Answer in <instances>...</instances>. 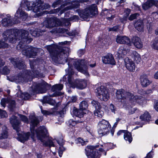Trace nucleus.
Here are the masks:
<instances>
[{
    "instance_id": "nucleus-45",
    "label": "nucleus",
    "mask_w": 158,
    "mask_h": 158,
    "mask_svg": "<svg viewBox=\"0 0 158 158\" xmlns=\"http://www.w3.org/2000/svg\"><path fill=\"white\" fill-rule=\"evenodd\" d=\"M75 119H70L69 121V124L70 125L74 126L77 123V121L74 120Z\"/></svg>"
},
{
    "instance_id": "nucleus-55",
    "label": "nucleus",
    "mask_w": 158,
    "mask_h": 158,
    "mask_svg": "<svg viewBox=\"0 0 158 158\" xmlns=\"http://www.w3.org/2000/svg\"><path fill=\"white\" fill-rule=\"evenodd\" d=\"M60 9H59V8L54 9V10H52L50 11V14L56 13H57V12H58L60 11Z\"/></svg>"
},
{
    "instance_id": "nucleus-43",
    "label": "nucleus",
    "mask_w": 158,
    "mask_h": 158,
    "mask_svg": "<svg viewBox=\"0 0 158 158\" xmlns=\"http://www.w3.org/2000/svg\"><path fill=\"white\" fill-rule=\"evenodd\" d=\"M109 110H110L112 112L115 113L116 110L115 106L112 104H110L109 107Z\"/></svg>"
},
{
    "instance_id": "nucleus-3",
    "label": "nucleus",
    "mask_w": 158,
    "mask_h": 158,
    "mask_svg": "<svg viewBox=\"0 0 158 158\" xmlns=\"http://www.w3.org/2000/svg\"><path fill=\"white\" fill-rule=\"evenodd\" d=\"M28 31L23 30L12 29L6 30L3 33V36L5 40L8 39L10 42L15 43L17 40H20L26 43H29L32 41L31 39L28 37Z\"/></svg>"
},
{
    "instance_id": "nucleus-46",
    "label": "nucleus",
    "mask_w": 158,
    "mask_h": 158,
    "mask_svg": "<svg viewBox=\"0 0 158 158\" xmlns=\"http://www.w3.org/2000/svg\"><path fill=\"white\" fill-rule=\"evenodd\" d=\"M29 95L27 93L22 94L21 97V98L24 99H27L29 97Z\"/></svg>"
},
{
    "instance_id": "nucleus-41",
    "label": "nucleus",
    "mask_w": 158,
    "mask_h": 158,
    "mask_svg": "<svg viewBox=\"0 0 158 158\" xmlns=\"http://www.w3.org/2000/svg\"><path fill=\"white\" fill-rule=\"evenodd\" d=\"M8 45L5 43L4 41H0V48H7L8 47Z\"/></svg>"
},
{
    "instance_id": "nucleus-54",
    "label": "nucleus",
    "mask_w": 158,
    "mask_h": 158,
    "mask_svg": "<svg viewBox=\"0 0 158 158\" xmlns=\"http://www.w3.org/2000/svg\"><path fill=\"white\" fill-rule=\"evenodd\" d=\"M78 19V16L76 15H73L71 18V20L73 21H77Z\"/></svg>"
},
{
    "instance_id": "nucleus-15",
    "label": "nucleus",
    "mask_w": 158,
    "mask_h": 158,
    "mask_svg": "<svg viewBox=\"0 0 158 158\" xmlns=\"http://www.w3.org/2000/svg\"><path fill=\"white\" fill-rule=\"evenodd\" d=\"M102 60L103 62L105 64H110L112 65H114L115 62L112 55L108 54L106 56L102 57Z\"/></svg>"
},
{
    "instance_id": "nucleus-57",
    "label": "nucleus",
    "mask_w": 158,
    "mask_h": 158,
    "mask_svg": "<svg viewBox=\"0 0 158 158\" xmlns=\"http://www.w3.org/2000/svg\"><path fill=\"white\" fill-rule=\"evenodd\" d=\"M65 113V111L64 109L62 110L60 112V117L63 118V116Z\"/></svg>"
},
{
    "instance_id": "nucleus-26",
    "label": "nucleus",
    "mask_w": 158,
    "mask_h": 158,
    "mask_svg": "<svg viewBox=\"0 0 158 158\" xmlns=\"http://www.w3.org/2000/svg\"><path fill=\"white\" fill-rule=\"evenodd\" d=\"M79 4L78 2H73L72 4L69 3L68 6H66L64 9V11L73 8H77L79 7Z\"/></svg>"
},
{
    "instance_id": "nucleus-11",
    "label": "nucleus",
    "mask_w": 158,
    "mask_h": 158,
    "mask_svg": "<svg viewBox=\"0 0 158 158\" xmlns=\"http://www.w3.org/2000/svg\"><path fill=\"white\" fill-rule=\"evenodd\" d=\"M61 24V22L58 19L56 18H51L44 22L43 27L51 28L60 26Z\"/></svg>"
},
{
    "instance_id": "nucleus-59",
    "label": "nucleus",
    "mask_w": 158,
    "mask_h": 158,
    "mask_svg": "<svg viewBox=\"0 0 158 158\" xmlns=\"http://www.w3.org/2000/svg\"><path fill=\"white\" fill-rule=\"evenodd\" d=\"M22 42L21 41L19 43L18 45L17 46V48H23V46L22 45Z\"/></svg>"
},
{
    "instance_id": "nucleus-10",
    "label": "nucleus",
    "mask_w": 158,
    "mask_h": 158,
    "mask_svg": "<svg viewBox=\"0 0 158 158\" xmlns=\"http://www.w3.org/2000/svg\"><path fill=\"white\" fill-rule=\"evenodd\" d=\"M41 50L31 46H28L26 47L25 49L22 51V53L23 55L29 58L33 57L36 56L37 53Z\"/></svg>"
},
{
    "instance_id": "nucleus-25",
    "label": "nucleus",
    "mask_w": 158,
    "mask_h": 158,
    "mask_svg": "<svg viewBox=\"0 0 158 158\" xmlns=\"http://www.w3.org/2000/svg\"><path fill=\"white\" fill-rule=\"evenodd\" d=\"M155 4V1L153 0H148L147 1L143 4L142 7L144 10H146L153 6Z\"/></svg>"
},
{
    "instance_id": "nucleus-27",
    "label": "nucleus",
    "mask_w": 158,
    "mask_h": 158,
    "mask_svg": "<svg viewBox=\"0 0 158 158\" xmlns=\"http://www.w3.org/2000/svg\"><path fill=\"white\" fill-rule=\"evenodd\" d=\"M127 54L126 50L123 47H121L118 49L117 53L118 56L119 58H122Z\"/></svg>"
},
{
    "instance_id": "nucleus-44",
    "label": "nucleus",
    "mask_w": 158,
    "mask_h": 158,
    "mask_svg": "<svg viewBox=\"0 0 158 158\" xmlns=\"http://www.w3.org/2000/svg\"><path fill=\"white\" fill-rule=\"evenodd\" d=\"M13 118H26V117L25 116L18 114H16L15 117Z\"/></svg>"
},
{
    "instance_id": "nucleus-47",
    "label": "nucleus",
    "mask_w": 158,
    "mask_h": 158,
    "mask_svg": "<svg viewBox=\"0 0 158 158\" xmlns=\"http://www.w3.org/2000/svg\"><path fill=\"white\" fill-rule=\"evenodd\" d=\"M2 72L4 74H7L9 72V70L7 67H5L2 69Z\"/></svg>"
},
{
    "instance_id": "nucleus-36",
    "label": "nucleus",
    "mask_w": 158,
    "mask_h": 158,
    "mask_svg": "<svg viewBox=\"0 0 158 158\" xmlns=\"http://www.w3.org/2000/svg\"><path fill=\"white\" fill-rule=\"evenodd\" d=\"M76 141L77 143L81 144L82 145L86 144V143H87V141H85L80 138H77L76 139Z\"/></svg>"
},
{
    "instance_id": "nucleus-60",
    "label": "nucleus",
    "mask_w": 158,
    "mask_h": 158,
    "mask_svg": "<svg viewBox=\"0 0 158 158\" xmlns=\"http://www.w3.org/2000/svg\"><path fill=\"white\" fill-rule=\"evenodd\" d=\"M62 31H63V32H65L68 35H69V36L72 35V34H71V33L69 32H68V31H67L66 30H65V29L62 30Z\"/></svg>"
},
{
    "instance_id": "nucleus-37",
    "label": "nucleus",
    "mask_w": 158,
    "mask_h": 158,
    "mask_svg": "<svg viewBox=\"0 0 158 158\" xmlns=\"http://www.w3.org/2000/svg\"><path fill=\"white\" fill-rule=\"evenodd\" d=\"M151 118V116L149 113L147 111H145L142 115L140 116V118Z\"/></svg>"
},
{
    "instance_id": "nucleus-2",
    "label": "nucleus",
    "mask_w": 158,
    "mask_h": 158,
    "mask_svg": "<svg viewBox=\"0 0 158 158\" xmlns=\"http://www.w3.org/2000/svg\"><path fill=\"white\" fill-rule=\"evenodd\" d=\"M72 64H73L75 68L78 71L84 74L86 76H89V73L87 70L88 65L87 61L85 60H74L72 59L70 60L68 64L69 69H65L66 73H68V74L64 76L63 81H66V77H67L68 82L71 87L73 88L76 87L80 89H84L87 85V82L86 80L83 79L78 80L75 82H73L72 81V75L73 73L72 71Z\"/></svg>"
},
{
    "instance_id": "nucleus-20",
    "label": "nucleus",
    "mask_w": 158,
    "mask_h": 158,
    "mask_svg": "<svg viewBox=\"0 0 158 158\" xmlns=\"http://www.w3.org/2000/svg\"><path fill=\"white\" fill-rule=\"evenodd\" d=\"M84 114H85L83 113V111L82 110L80 109L78 110L75 108L73 109V111L71 112V114L73 118H82Z\"/></svg>"
},
{
    "instance_id": "nucleus-38",
    "label": "nucleus",
    "mask_w": 158,
    "mask_h": 158,
    "mask_svg": "<svg viewBox=\"0 0 158 158\" xmlns=\"http://www.w3.org/2000/svg\"><path fill=\"white\" fill-rule=\"evenodd\" d=\"M138 38L137 36H135L132 39V43L137 48H138Z\"/></svg>"
},
{
    "instance_id": "nucleus-53",
    "label": "nucleus",
    "mask_w": 158,
    "mask_h": 158,
    "mask_svg": "<svg viewBox=\"0 0 158 158\" xmlns=\"http://www.w3.org/2000/svg\"><path fill=\"white\" fill-rule=\"evenodd\" d=\"M154 107L155 109L158 112V100L155 101Z\"/></svg>"
},
{
    "instance_id": "nucleus-52",
    "label": "nucleus",
    "mask_w": 158,
    "mask_h": 158,
    "mask_svg": "<svg viewBox=\"0 0 158 158\" xmlns=\"http://www.w3.org/2000/svg\"><path fill=\"white\" fill-rule=\"evenodd\" d=\"M85 53V50L83 49H80L78 52V54L79 56H81Z\"/></svg>"
},
{
    "instance_id": "nucleus-23",
    "label": "nucleus",
    "mask_w": 158,
    "mask_h": 158,
    "mask_svg": "<svg viewBox=\"0 0 158 158\" xmlns=\"http://www.w3.org/2000/svg\"><path fill=\"white\" fill-rule=\"evenodd\" d=\"M88 105L87 102L85 101H82L80 104V109L83 111L85 114L88 113L89 111L87 110Z\"/></svg>"
},
{
    "instance_id": "nucleus-35",
    "label": "nucleus",
    "mask_w": 158,
    "mask_h": 158,
    "mask_svg": "<svg viewBox=\"0 0 158 158\" xmlns=\"http://www.w3.org/2000/svg\"><path fill=\"white\" fill-rule=\"evenodd\" d=\"M43 87H44L43 85H39L37 87V92L39 93H43L46 92V90L45 89H43L42 88Z\"/></svg>"
},
{
    "instance_id": "nucleus-8",
    "label": "nucleus",
    "mask_w": 158,
    "mask_h": 158,
    "mask_svg": "<svg viewBox=\"0 0 158 158\" xmlns=\"http://www.w3.org/2000/svg\"><path fill=\"white\" fill-rule=\"evenodd\" d=\"M98 134L100 136H102L109 133L111 126L108 121L102 119L98 123Z\"/></svg>"
},
{
    "instance_id": "nucleus-5",
    "label": "nucleus",
    "mask_w": 158,
    "mask_h": 158,
    "mask_svg": "<svg viewBox=\"0 0 158 158\" xmlns=\"http://www.w3.org/2000/svg\"><path fill=\"white\" fill-rule=\"evenodd\" d=\"M21 7L24 8L27 10H30L32 9L33 12L37 13L36 15L37 16H39L42 15V11L44 10L49 8L50 5L47 3H40L36 2L34 3L32 2L25 0L21 5Z\"/></svg>"
},
{
    "instance_id": "nucleus-40",
    "label": "nucleus",
    "mask_w": 158,
    "mask_h": 158,
    "mask_svg": "<svg viewBox=\"0 0 158 158\" xmlns=\"http://www.w3.org/2000/svg\"><path fill=\"white\" fill-rule=\"evenodd\" d=\"M143 20H140L139 22V31L142 32L143 31Z\"/></svg>"
},
{
    "instance_id": "nucleus-17",
    "label": "nucleus",
    "mask_w": 158,
    "mask_h": 158,
    "mask_svg": "<svg viewBox=\"0 0 158 158\" xmlns=\"http://www.w3.org/2000/svg\"><path fill=\"white\" fill-rule=\"evenodd\" d=\"M27 74L25 75L24 73L23 74L20 73L18 76L14 77L13 81H14L16 83L27 81L26 80V77H27Z\"/></svg>"
},
{
    "instance_id": "nucleus-19",
    "label": "nucleus",
    "mask_w": 158,
    "mask_h": 158,
    "mask_svg": "<svg viewBox=\"0 0 158 158\" xmlns=\"http://www.w3.org/2000/svg\"><path fill=\"white\" fill-rule=\"evenodd\" d=\"M11 62L15 67L19 69H23L25 67V65L23 61L18 60L17 58L11 59Z\"/></svg>"
},
{
    "instance_id": "nucleus-49",
    "label": "nucleus",
    "mask_w": 158,
    "mask_h": 158,
    "mask_svg": "<svg viewBox=\"0 0 158 158\" xmlns=\"http://www.w3.org/2000/svg\"><path fill=\"white\" fill-rule=\"evenodd\" d=\"M153 155V152L151 151L147 154L146 156L144 158H152Z\"/></svg>"
},
{
    "instance_id": "nucleus-18",
    "label": "nucleus",
    "mask_w": 158,
    "mask_h": 158,
    "mask_svg": "<svg viewBox=\"0 0 158 158\" xmlns=\"http://www.w3.org/2000/svg\"><path fill=\"white\" fill-rule=\"evenodd\" d=\"M15 17L17 18H21L23 20H24L27 17V15L23 10L21 7H19L15 14Z\"/></svg>"
},
{
    "instance_id": "nucleus-14",
    "label": "nucleus",
    "mask_w": 158,
    "mask_h": 158,
    "mask_svg": "<svg viewBox=\"0 0 158 158\" xmlns=\"http://www.w3.org/2000/svg\"><path fill=\"white\" fill-rule=\"evenodd\" d=\"M125 65L127 69L130 71L135 70V66L134 63L131 59L126 58L124 60Z\"/></svg>"
},
{
    "instance_id": "nucleus-9",
    "label": "nucleus",
    "mask_w": 158,
    "mask_h": 158,
    "mask_svg": "<svg viewBox=\"0 0 158 158\" xmlns=\"http://www.w3.org/2000/svg\"><path fill=\"white\" fill-rule=\"evenodd\" d=\"M96 92L98 97L101 100L106 101L109 98V94L104 86H101L98 88Z\"/></svg>"
},
{
    "instance_id": "nucleus-50",
    "label": "nucleus",
    "mask_w": 158,
    "mask_h": 158,
    "mask_svg": "<svg viewBox=\"0 0 158 158\" xmlns=\"http://www.w3.org/2000/svg\"><path fill=\"white\" fill-rule=\"evenodd\" d=\"M118 29V26L114 27L112 28H108L109 31H116Z\"/></svg>"
},
{
    "instance_id": "nucleus-42",
    "label": "nucleus",
    "mask_w": 158,
    "mask_h": 158,
    "mask_svg": "<svg viewBox=\"0 0 158 158\" xmlns=\"http://www.w3.org/2000/svg\"><path fill=\"white\" fill-rule=\"evenodd\" d=\"M0 114L1 117L2 118H6L7 117V114L5 110H0Z\"/></svg>"
},
{
    "instance_id": "nucleus-30",
    "label": "nucleus",
    "mask_w": 158,
    "mask_h": 158,
    "mask_svg": "<svg viewBox=\"0 0 158 158\" xmlns=\"http://www.w3.org/2000/svg\"><path fill=\"white\" fill-rule=\"evenodd\" d=\"M45 31V30H39L38 31H35L31 33V34L32 36L34 37H38L40 35H42V33L44 32Z\"/></svg>"
},
{
    "instance_id": "nucleus-62",
    "label": "nucleus",
    "mask_w": 158,
    "mask_h": 158,
    "mask_svg": "<svg viewBox=\"0 0 158 158\" xmlns=\"http://www.w3.org/2000/svg\"><path fill=\"white\" fill-rule=\"evenodd\" d=\"M50 101L52 102H50V104L52 105H55L56 103V102H55L54 100L53 99H51Z\"/></svg>"
},
{
    "instance_id": "nucleus-24",
    "label": "nucleus",
    "mask_w": 158,
    "mask_h": 158,
    "mask_svg": "<svg viewBox=\"0 0 158 158\" xmlns=\"http://www.w3.org/2000/svg\"><path fill=\"white\" fill-rule=\"evenodd\" d=\"M7 129L5 126L2 127V132L0 134V139H6L8 136Z\"/></svg>"
},
{
    "instance_id": "nucleus-39",
    "label": "nucleus",
    "mask_w": 158,
    "mask_h": 158,
    "mask_svg": "<svg viewBox=\"0 0 158 158\" xmlns=\"http://www.w3.org/2000/svg\"><path fill=\"white\" fill-rule=\"evenodd\" d=\"M152 47L154 49L158 50V38L153 41Z\"/></svg>"
},
{
    "instance_id": "nucleus-34",
    "label": "nucleus",
    "mask_w": 158,
    "mask_h": 158,
    "mask_svg": "<svg viewBox=\"0 0 158 158\" xmlns=\"http://www.w3.org/2000/svg\"><path fill=\"white\" fill-rule=\"evenodd\" d=\"M91 104L95 107L96 110H100L101 109L100 103L97 101L93 100Z\"/></svg>"
},
{
    "instance_id": "nucleus-31",
    "label": "nucleus",
    "mask_w": 158,
    "mask_h": 158,
    "mask_svg": "<svg viewBox=\"0 0 158 158\" xmlns=\"http://www.w3.org/2000/svg\"><path fill=\"white\" fill-rule=\"evenodd\" d=\"M124 138L126 141H128L130 143L132 140V138L131 133L129 132L125 133L124 135Z\"/></svg>"
},
{
    "instance_id": "nucleus-58",
    "label": "nucleus",
    "mask_w": 158,
    "mask_h": 158,
    "mask_svg": "<svg viewBox=\"0 0 158 158\" xmlns=\"http://www.w3.org/2000/svg\"><path fill=\"white\" fill-rule=\"evenodd\" d=\"M134 26L136 29H137V30H138V21L134 23Z\"/></svg>"
},
{
    "instance_id": "nucleus-56",
    "label": "nucleus",
    "mask_w": 158,
    "mask_h": 158,
    "mask_svg": "<svg viewBox=\"0 0 158 158\" xmlns=\"http://www.w3.org/2000/svg\"><path fill=\"white\" fill-rule=\"evenodd\" d=\"M41 112L44 115H48L50 114V112L47 110H41Z\"/></svg>"
},
{
    "instance_id": "nucleus-13",
    "label": "nucleus",
    "mask_w": 158,
    "mask_h": 158,
    "mask_svg": "<svg viewBox=\"0 0 158 158\" xmlns=\"http://www.w3.org/2000/svg\"><path fill=\"white\" fill-rule=\"evenodd\" d=\"M1 105L4 107L6 106V104H8V107L11 110H13L15 106V101L9 98H2L1 100Z\"/></svg>"
},
{
    "instance_id": "nucleus-28",
    "label": "nucleus",
    "mask_w": 158,
    "mask_h": 158,
    "mask_svg": "<svg viewBox=\"0 0 158 158\" xmlns=\"http://www.w3.org/2000/svg\"><path fill=\"white\" fill-rule=\"evenodd\" d=\"M9 15H8V18H5L2 19V24L4 27H6L11 25L12 21L9 18Z\"/></svg>"
},
{
    "instance_id": "nucleus-21",
    "label": "nucleus",
    "mask_w": 158,
    "mask_h": 158,
    "mask_svg": "<svg viewBox=\"0 0 158 158\" xmlns=\"http://www.w3.org/2000/svg\"><path fill=\"white\" fill-rule=\"evenodd\" d=\"M57 142L60 145L58 149V153L59 156L61 157L63 152L65 150V148L63 146L64 142L62 138H61L60 139H58L57 140Z\"/></svg>"
},
{
    "instance_id": "nucleus-51",
    "label": "nucleus",
    "mask_w": 158,
    "mask_h": 158,
    "mask_svg": "<svg viewBox=\"0 0 158 158\" xmlns=\"http://www.w3.org/2000/svg\"><path fill=\"white\" fill-rule=\"evenodd\" d=\"M137 14H134L131 15L129 18L130 20H132L135 19L137 16Z\"/></svg>"
},
{
    "instance_id": "nucleus-12",
    "label": "nucleus",
    "mask_w": 158,
    "mask_h": 158,
    "mask_svg": "<svg viewBox=\"0 0 158 158\" xmlns=\"http://www.w3.org/2000/svg\"><path fill=\"white\" fill-rule=\"evenodd\" d=\"M85 150L87 156H89L90 158H99V154L94 147L87 146Z\"/></svg>"
},
{
    "instance_id": "nucleus-1",
    "label": "nucleus",
    "mask_w": 158,
    "mask_h": 158,
    "mask_svg": "<svg viewBox=\"0 0 158 158\" xmlns=\"http://www.w3.org/2000/svg\"><path fill=\"white\" fill-rule=\"evenodd\" d=\"M29 119L30 121V131L31 132V135L30 132L20 134V123L18 119H10V121L13 129L16 130L17 132V135L19 136V140L22 143H24L27 141L30 137L33 139L35 135L38 139L43 143L44 145L49 147L54 146L53 142L48 137V132L46 128L44 126H40L35 130V127L39 124V122L38 119Z\"/></svg>"
},
{
    "instance_id": "nucleus-61",
    "label": "nucleus",
    "mask_w": 158,
    "mask_h": 158,
    "mask_svg": "<svg viewBox=\"0 0 158 158\" xmlns=\"http://www.w3.org/2000/svg\"><path fill=\"white\" fill-rule=\"evenodd\" d=\"M71 99L72 102H75L77 99V98L75 96H73L71 98Z\"/></svg>"
},
{
    "instance_id": "nucleus-22",
    "label": "nucleus",
    "mask_w": 158,
    "mask_h": 158,
    "mask_svg": "<svg viewBox=\"0 0 158 158\" xmlns=\"http://www.w3.org/2000/svg\"><path fill=\"white\" fill-rule=\"evenodd\" d=\"M140 80L141 85L144 87H146L152 82L145 76H141Z\"/></svg>"
},
{
    "instance_id": "nucleus-29",
    "label": "nucleus",
    "mask_w": 158,
    "mask_h": 158,
    "mask_svg": "<svg viewBox=\"0 0 158 158\" xmlns=\"http://www.w3.org/2000/svg\"><path fill=\"white\" fill-rule=\"evenodd\" d=\"M94 115L96 118H101L103 115V112L101 110V109L100 110H96L94 112Z\"/></svg>"
},
{
    "instance_id": "nucleus-4",
    "label": "nucleus",
    "mask_w": 158,
    "mask_h": 158,
    "mask_svg": "<svg viewBox=\"0 0 158 158\" xmlns=\"http://www.w3.org/2000/svg\"><path fill=\"white\" fill-rule=\"evenodd\" d=\"M45 47L49 52L52 60L54 61L62 63L67 62L69 54L68 48H64L61 49L55 44L47 45Z\"/></svg>"
},
{
    "instance_id": "nucleus-7",
    "label": "nucleus",
    "mask_w": 158,
    "mask_h": 158,
    "mask_svg": "<svg viewBox=\"0 0 158 158\" xmlns=\"http://www.w3.org/2000/svg\"><path fill=\"white\" fill-rule=\"evenodd\" d=\"M116 96L117 98L121 102L123 106L127 104V100L128 99H131L134 98V96L131 94L122 89L117 90Z\"/></svg>"
},
{
    "instance_id": "nucleus-63",
    "label": "nucleus",
    "mask_w": 158,
    "mask_h": 158,
    "mask_svg": "<svg viewBox=\"0 0 158 158\" xmlns=\"http://www.w3.org/2000/svg\"><path fill=\"white\" fill-rule=\"evenodd\" d=\"M89 65L91 68L94 67L96 66V63L95 62H94L92 64H90Z\"/></svg>"
},
{
    "instance_id": "nucleus-32",
    "label": "nucleus",
    "mask_w": 158,
    "mask_h": 158,
    "mask_svg": "<svg viewBox=\"0 0 158 158\" xmlns=\"http://www.w3.org/2000/svg\"><path fill=\"white\" fill-rule=\"evenodd\" d=\"M63 87V85L62 84H56L53 86L52 90L53 91L61 90L62 89Z\"/></svg>"
},
{
    "instance_id": "nucleus-16",
    "label": "nucleus",
    "mask_w": 158,
    "mask_h": 158,
    "mask_svg": "<svg viewBox=\"0 0 158 158\" xmlns=\"http://www.w3.org/2000/svg\"><path fill=\"white\" fill-rule=\"evenodd\" d=\"M116 42L119 44H126L130 46L131 42L130 39L127 37L123 36H118L116 39Z\"/></svg>"
},
{
    "instance_id": "nucleus-64",
    "label": "nucleus",
    "mask_w": 158,
    "mask_h": 158,
    "mask_svg": "<svg viewBox=\"0 0 158 158\" xmlns=\"http://www.w3.org/2000/svg\"><path fill=\"white\" fill-rule=\"evenodd\" d=\"M154 78L156 79H158V71L154 75Z\"/></svg>"
},
{
    "instance_id": "nucleus-6",
    "label": "nucleus",
    "mask_w": 158,
    "mask_h": 158,
    "mask_svg": "<svg viewBox=\"0 0 158 158\" xmlns=\"http://www.w3.org/2000/svg\"><path fill=\"white\" fill-rule=\"evenodd\" d=\"M77 11L80 17L86 21H89L90 18L98 13L97 8L95 4L88 7L84 10H78Z\"/></svg>"
},
{
    "instance_id": "nucleus-48",
    "label": "nucleus",
    "mask_w": 158,
    "mask_h": 158,
    "mask_svg": "<svg viewBox=\"0 0 158 158\" xmlns=\"http://www.w3.org/2000/svg\"><path fill=\"white\" fill-rule=\"evenodd\" d=\"M61 2L60 0H59L58 1L55 2L52 4V6L53 8H55L58 5L60 4Z\"/></svg>"
},
{
    "instance_id": "nucleus-33",
    "label": "nucleus",
    "mask_w": 158,
    "mask_h": 158,
    "mask_svg": "<svg viewBox=\"0 0 158 158\" xmlns=\"http://www.w3.org/2000/svg\"><path fill=\"white\" fill-rule=\"evenodd\" d=\"M112 11H114V10H109L107 11V13L106 14V18L108 20L111 21L115 17L114 15L110 16V15L112 14L111 12H112Z\"/></svg>"
}]
</instances>
